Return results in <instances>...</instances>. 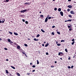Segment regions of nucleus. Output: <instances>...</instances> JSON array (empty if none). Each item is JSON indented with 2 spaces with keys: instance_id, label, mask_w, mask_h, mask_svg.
Returning a JSON list of instances; mask_svg holds the SVG:
<instances>
[{
  "instance_id": "1",
  "label": "nucleus",
  "mask_w": 76,
  "mask_h": 76,
  "mask_svg": "<svg viewBox=\"0 0 76 76\" xmlns=\"http://www.w3.org/2000/svg\"><path fill=\"white\" fill-rule=\"evenodd\" d=\"M27 11V10H21L20 11L21 13H24V12H26Z\"/></svg>"
},
{
  "instance_id": "2",
  "label": "nucleus",
  "mask_w": 76,
  "mask_h": 76,
  "mask_svg": "<svg viewBox=\"0 0 76 76\" xmlns=\"http://www.w3.org/2000/svg\"><path fill=\"white\" fill-rule=\"evenodd\" d=\"M62 54H63V53L62 52H59L58 53V56H63Z\"/></svg>"
},
{
  "instance_id": "3",
  "label": "nucleus",
  "mask_w": 76,
  "mask_h": 76,
  "mask_svg": "<svg viewBox=\"0 0 76 76\" xmlns=\"http://www.w3.org/2000/svg\"><path fill=\"white\" fill-rule=\"evenodd\" d=\"M70 13L71 14H72V15H75V12H74V11H71L70 12Z\"/></svg>"
},
{
  "instance_id": "4",
  "label": "nucleus",
  "mask_w": 76,
  "mask_h": 76,
  "mask_svg": "<svg viewBox=\"0 0 76 76\" xmlns=\"http://www.w3.org/2000/svg\"><path fill=\"white\" fill-rule=\"evenodd\" d=\"M60 14L62 16H63V12L62 11H61L60 12Z\"/></svg>"
},
{
  "instance_id": "5",
  "label": "nucleus",
  "mask_w": 76,
  "mask_h": 76,
  "mask_svg": "<svg viewBox=\"0 0 76 76\" xmlns=\"http://www.w3.org/2000/svg\"><path fill=\"white\" fill-rule=\"evenodd\" d=\"M4 20H2V22L1 21H0V23H4V21H5V20L3 19Z\"/></svg>"
},
{
  "instance_id": "6",
  "label": "nucleus",
  "mask_w": 76,
  "mask_h": 76,
  "mask_svg": "<svg viewBox=\"0 0 76 76\" xmlns=\"http://www.w3.org/2000/svg\"><path fill=\"white\" fill-rule=\"evenodd\" d=\"M67 7H69V8H70V9H71V8H72V6L70 5H68L67 6Z\"/></svg>"
},
{
  "instance_id": "7",
  "label": "nucleus",
  "mask_w": 76,
  "mask_h": 76,
  "mask_svg": "<svg viewBox=\"0 0 76 76\" xmlns=\"http://www.w3.org/2000/svg\"><path fill=\"white\" fill-rule=\"evenodd\" d=\"M17 49H18V50H20V46H17Z\"/></svg>"
},
{
  "instance_id": "8",
  "label": "nucleus",
  "mask_w": 76,
  "mask_h": 76,
  "mask_svg": "<svg viewBox=\"0 0 76 76\" xmlns=\"http://www.w3.org/2000/svg\"><path fill=\"white\" fill-rule=\"evenodd\" d=\"M10 44L11 45H13V42L11 41V42H10Z\"/></svg>"
},
{
  "instance_id": "9",
  "label": "nucleus",
  "mask_w": 76,
  "mask_h": 76,
  "mask_svg": "<svg viewBox=\"0 0 76 76\" xmlns=\"http://www.w3.org/2000/svg\"><path fill=\"white\" fill-rule=\"evenodd\" d=\"M24 4H26V5H29V4H30V3L29 2H26V3H25Z\"/></svg>"
},
{
  "instance_id": "10",
  "label": "nucleus",
  "mask_w": 76,
  "mask_h": 76,
  "mask_svg": "<svg viewBox=\"0 0 76 76\" xmlns=\"http://www.w3.org/2000/svg\"><path fill=\"white\" fill-rule=\"evenodd\" d=\"M48 21V17H46V18L45 20V22H47Z\"/></svg>"
},
{
  "instance_id": "11",
  "label": "nucleus",
  "mask_w": 76,
  "mask_h": 76,
  "mask_svg": "<svg viewBox=\"0 0 76 76\" xmlns=\"http://www.w3.org/2000/svg\"><path fill=\"white\" fill-rule=\"evenodd\" d=\"M14 35H18V34L16 32H14Z\"/></svg>"
},
{
  "instance_id": "12",
  "label": "nucleus",
  "mask_w": 76,
  "mask_h": 76,
  "mask_svg": "<svg viewBox=\"0 0 76 76\" xmlns=\"http://www.w3.org/2000/svg\"><path fill=\"white\" fill-rule=\"evenodd\" d=\"M40 17H41V19H43V17H44V16L43 15H41Z\"/></svg>"
},
{
  "instance_id": "13",
  "label": "nucleus",
  "mask_w": 76,
  "mask_h": 76,
  "mask_svg": "<svg viewBox=\"0 0 76 76\" xmlns=\"http://www.w3.org/2000/svg\"><path fill=\"white\" fill-rule=\"evenodd\" d=\"M58 12H60V11L61 10V8H59V9H58Z\"/></svg>"
},
{
  "instance_id": "14",
  "label": "nucleus",
  "mask_w": 76,
  "mask_h": 76,
  "mask_svg": "<svg viewBox=\"0 0 76 76\" xmlns=\"http://www.w3.org/2000/svg\"><path fill=\"white\" fill-rule=\"evenodd\" d=\"M49 45V43H47L46 45H45V47H48V45Z\"/></svg>"
},
{
  "instance_id": "15",
  "label": "nucleus",
  "mask_w": 76,
  "mask_h": 76,
  "mask_svg": "<svg viewBox=\"0 0 76 76\" xmlns=\"http://www.w3.org/2000/svg\"><path fill=\"white\" fill-rule=\"evenodd\" d=\"M34 41H38L39 39H37L36 38H34Z\"/></svg>"
},
{
  "instance_id": "16",
  "label": "nucleus",
  "mask_w": 76,
  "mask_h": 76,
  "mask_svg": "<svg viewBox=\"0 0 76 76\" xmlns=\"http://www.w3.org/2000/svg\"><path fill=\"white\" fill-rule=\"evenodd\" d=\"M11 67H12V68L13 69H15V67L13 66H11Z\"/></svg>"
},
{
  "instance_id": "17",
  "label": "nucleus",
  "mask_w": 76,
  "mask_h": 76,
  "mask_svg": "<svg viewBox=\"0 0 76 76\" xmlns=\"http://www.w3.org/2000/svg\"><path fill=\"white\" fill-rule=\"evenodd\" d=\"M6 72L7 74H8V73H9V72H8V71L7 70H6Z\"/></svg>"
},
{
  "instance_id": "18",
  "label": "nucleus",
  "mask_w": 76,
  "mask_h": 76,
  "mask_svg": "<svg viewBox=\"0 0 76 76\" xmlns=\"http://www.w3.org/2000/svg\"><path fill=\"white\" fill-rule=\"evenodd\" d=\"M41 31L42 32H45V31H44V30H43V29H41Z\"/></svg>"
},
{
  "instance_id": "19",
  "label": "nucleus",
  "mask_w": 76,
  "mask_h": 76,
  "mask_svg": "<svg viewBox=\"0 0 76 76\" xmlns=\"http://www.w3.org/2000/svg\"><path fill=\"white\" fill-rule=\"evenodd\" d=\"M9 34H10L11 35H12V32L9 31Z\"/></svg>"
},
{
  "instance_id": "20",
  "label": "nucleus",
  "mask_w": 76,
  "mask_h": 76,
  "mask_svg": "<svg viewBox=\"0 0 76 76\" xmlns=\"http://www.w3.org/2000/svg\"><path fill=\"white\" fill-rule=\"evenodd\" d=\"M68 16L69 18H72V15H69Z\"/></svg>"
},
{
  "instance_id": "21",
  "label": "nucleus",
  "mask_w": 76,
  "mask_h": 76,
  "mask_svg": "<svg viewBox=\"0 0 76 76\" xmlns=\"http://www.w3.org/2000/svg\"><path fill=\"white\" fill-rule=\"evenodd\" d=\"M57 45L58 46H60V45H61V44L59 43L57 44Z\"/></svg>"
},
{
  "instance_id": "22",
  "label": "nucleus",
  "mask_w": 76,
  "mask_h": 76,
  "mask_svg": "<svg viewBox=\"0 0 76 76\" xmlns=\"http://www.w3.org/2000/svg\"><path fill=\"white\" fill-rule=\"evenodd\" d=\"M67 22H71L72 21V20L70 19V20H67Z\"/></svg>"
},
{
  "instance_id": "23",
  "label": "nucleus",
  "mask_w": 76,
  "mask_h": 76,
  "mask_svg": "<svg viewBox=\"0 0 76 76\" xmlns=\"http://www.w3.org/2000/svg\"><path fill=\"white\" fill-rule=\"evenodd\" d=\"M37 64H39V61H38V60H37Z\"/></svg>"
},
{
  "instance_id": "24",
  "label": "nucleus",
  "mask_w": 76,
  "mask_h": 76,
  "mask_svg": "<svg viewBox=\"0 0 76 76\" xmlns=\"http://www.w3.org/2000/svg\"><path fill=\"white\" fill-rule=\"evenodd\" d=\"M8 42H11V41H10V39H8Z\"/></svg>"
},
{
  "instance_id": "25",
  "label": "nucleus",
  "mask_w": 76,
  "mask_h": 76,
  "mask_svg": "<svg viewBox=\"0 0 76 76\" xmlns=\"http://www.w3.org/2000/svg\"><path fill=\"white\" fill-rule=\"evenodd\" d=\"M39 36H40V35H39V34H38V35H37V37H39Z\"/></svg>"
},
{
  "instance_id": "26",
  "label": "nucleus",
  "mask_w": 76,
  "mask_h": 76,
  "mask_svg": "<svg viewBox=\"0 0 76 76\" xmlns=\"http://www.w3.org/2000/svg\"><path fill=\"white\" fill-rule=\"evenodd\" d=\"M57 34H58L60 35V33L58 31H57Z\"/></svg>"
},
{
  "instance_id": "27",
  "label": "nucleus",
  "mask_w": 76,
  "mask_h": 76,
  "mask_svg": "<svg viewBox=\"0 0 76 76\" xmlns=\"http://www.w3.org/2000/svg\"><path fill=\"white\" fill-rule=\"evenodd\" d=\"M57 10V8H55L54 9V10H55V11H56V10Z\"/></svg>"
},
{
  "instance_id": "28",
  "label": "nucleus",
  "mask_w": 76,
  "mask_h": 76,
  "mask_svg": "<svg viewBox=\"0 0 76 76\" xmlns=\"http://www.w3.org/2000/svg\"><path fill=\"white\" fill-rule=\"evenodd\" d=\"M65 51H66V53H67V49H65Z\"/></svg>"
},
{
  "instance_id": "29",
  "label": "nucleus",
  "mask_w": 76,
  "mask_h": 76,
  "mask_svg": "<svg viewBox=\"0 0 76 76\" xmlns=\"http://www.w3.org/2000/svg\"><path fill=\"white\" fill-rule=\"evenodd\" d=\"M51 34H52V35H54V33L52 32L51 33Z\"/></svg>"
},
{
  "instance_id": "30",
  "label": "nucleus",
  "mask_w": 76,
  "mask_h": 76,
  "mask_svg": "<svg viewBox=\"0 0 76 76\" xmlns=\"http://www.w3.org/2000/svg\"><path fill=\"white\" fill-rule=\"evenodd\" d=\"M74 43H75V41H74L72 42V45H73V44H74Z\"/></svg>"
},
{
  "instance_id": "31",
  "label": "nucleus",
  "mask_w": 76,
  "mask_h": 76,
  "mask_svg": "<svg viewBox=\"0 0 76 76\" xmlns=\"http://www.w3.org/2000/svg\"><path fill=\"white\" fill-rule=\"evenodd\" d=\"M17 75L18 76H20V74H19V73H17Z\"/></svg>"
},
{
  "instance_id": "32",
  "label": "nucleus",
  "mask_w": 76,
  "mask_h": 76,
  "mask_svg": "<svg viewBox=\"0 0 76 76\" xmlns=\"http://www.w3.org/2000/svg\"><path fill=\"white\" fill-rule=\"evenodd\" d=\"M64 41H65L64 40H62L61 41V42H64Z\"/></svg>"
},
{
  "instance_id": "33",
  "label": "nucleus",
  "mask_w": 76,
  "mask_h": 76,
  "mask_svg": "<svg viewBox=\"0 0 76 76\" xmlns=\"http://www.w3.org/2000/svg\"><path fill=\"white\" fill-rule=\"evenodd\" d=\"M24 46H25L26 47H28V45L26 44H25Z\"/></svg>"
},
{
  "instance_id": "34",
  "label": "nucleus",
  "mask_w": 76,
  "mask_h": 76,
  "mask_svg": "<svg viewBox=\"0 0 76 76\" xmlns=\"http://www.w3.org/2000/svg\"><path fill=\"white\" fill-rule=\"evenodd\" d=\"M25 23L26 24H28V22L27 21H26Z\"/></svg>"
},
{
  "instance_id": "35",
  "label": "nucleus",
  "mask_w": 76,
  "mask_h": 76,
  "mask_svg": "<svg viewBox=\"0 0 76 76\" xmlns=\"http://www.w3.org/2000/svg\"><path fill=\"white\" fill-rule=\"evenodd\" d=\"M51 19V17H49L48 18V19H49V20H50V19Z\"/></svg>"
},
{
  "instance_id": "36",
  "label": "nucleus",
  "mask_w": 76,
  "mask_h": 76,
  "mask_svg": "<svg viewBox=\"0 0 76 76\" xmlns=\"http://www.w3.org/2000/svg\"><path fill=\"white\" fill-rule=\"evenodd\" d=\"M55 28V26H52V28Z\"/></svg>"
},
{
  "instance_id": "37",
  "label": "nucleus",
  "mask_w": 76,
  "mask_h": 76,
  "mask_svg": "<svg viewBox=\"0 0 76 76\" xmlns=\"http://www.w3.org/2000/svg\"><path fill=\"white\" fill-rule=\"evenodd\" d=\"M35 67H36L35 65H33V66H32V67H33L34 68Z\"/></svg>"
},
{
  "instance_id": "38",
  "label": "nucleus",
  "mask_w": 76,
  "mask_h": 76,
  "mask_svg": "<svg viewBox=\"0 0 76 76\" xmlns=\"http://www.w3.org/2000/svg\"><path fill=\"white\" fill-rule=\"evenodd\" d=\"M68 27V28H71V26H69Z\"/></svg>"
},
{
  "instance_id": "39",
  "label": "nucleus",
  "mask_w": 76,
  "mask_h": 76,
  "mask_svg": "<svg viewBox=\"0 0 76 76\" xmlns=\"http://www.w3.org/2000/svg\"><path fill=\"white\" fill-rule=\"evenodd\" d=\"M54 67V66H53V65H51V67L52 68H53V67Z\"/></svg>"
},
{
  "instance_id": "40",
  "label": "nucleus",
  "mask_w": 76,
  "mask_h": 76,
  "mask_svg": "<svg viewBox=\"0 0 76 76\" xmlns=\"http://www.w3.org/2000/svg\"><path fill=\"white\" fill-rule=\"evenodd\" d=\"M22 21H23L24 22H25V20L23 19H22Z\"/></svg>"
},
{
  "instance_id": "41",
  "label": "nucleus",
  "mask_w": 76,
  "mask_h": 76,
  "mask_svg": "<svg viewBox=\"0 0 76 76\" xmlns=\"http://www.w3.org/2000/svg\"><path fill=\"white\" fill-rule=\"evenodd\" d=\"M4 49L5 50H7V49L6 48H4Z\"/></svg>"
},
{
  "instance_id": "42",
  "label": "nucleus",
  "mask_w": 76,
  "mask_h": 76,
  "mask_svg": "<svg viewBox=\"0 0 76 76\" xmlns=\"http://www.w3.org/2000/svg\"><path fill=\"white\" fill-rule=\"evenodd\" d=\"M68 69H71V67H70V66H68Z\"/></svg>"
},
{
  "instance_id": "43",
  "label": "nucleus",
  "mask_w": 76,
  "mask_h": 76,
  "mask_svg": "<svg viewBox=\"0 0 76 76\" xmlns=\"http://www.w3.org/2000/svg\"><path fill=\"white\" fill-rule=\"evenodd\" d=\"M75 41V39H73L72 40V41H73L74 42Z\"/></svg>"
},
{
  "instance_id": "44",
  "label": "nucleus",
  "mask_w": 76,
  "mask_h": 76,
  "mask_svg": "<svg viewBox=\"0 0 76 76\" xmlns=\"http://www.w3.org/2000/svg\"><path fill=\"white\" fill-rule=\"evenodd\" d=\"M46 55H48V52H47V53H46Z\"/></svg>"
},
{
  "instance_id": "45",
  "label": "nucleus",
  "mask_w": 76,
  "mask_h": 76,
  "mask_svg": "<svg viewBox=\"0 0 76 76\" xmlns=\"http://www.w3.org/2000/svg\"><path fill=\"white\" fill-rule=\"evenodd\" d=\"M67 11H68V12H69V11H70V9H68L67 10Z\"/></svg>"
},
{
  "instance_id": "46",
  "label": "nucleus",
  "mask_w": 76,
  "mask_h": 76,
  "mask_svg": "<svg viewBox=\"0 0 76 76\" xmlns=\"http://www.w3.org/2000/svg\"><path fill=\"white\" fill-rule=\"evenodd\" d=\"M35 70L34 69L32 71V72H35Z\"/></svg>"
},
{
  "instance_id": "47",
  "label": "nucleus",
  "mask_w": 76,
  "mask_h": 76,
  "mask_svg": "<svg viewBox=\"0 0 76 76\" xmlns=\"http://www.w3.org/2000/svg\"><path fill=\"white\" fill-rule=\"evenodd\" d=\"M69 31H72V29L71 28H69Z\"/></svg>"
},
{
  "instance_id": "48",
  "label": "nucleus",
  "mask_w": 76,
  "mask_h": 76,
  "mask_svg": "<svg viewBox=\"0 0 76 76\" xmlns=\"http://www.w3.org/2000/svg\"><path fill=\"white\" fill-rule=\"evenodd\" d=\"M22 53H23V54H25V53H24V52H22Z\"/></svg>"
},
{
  "instance_id": "49",
  "label": "nucleus",
  "mask_w": 76,
  "mask_h": 76,
  "mask_svg": "<svg viewBox=\"0 0 76 76\" xmlns=\"http://www.w3.org/2000/svg\"><path fill=\"white\" fill-rule=\"evenodd\" d=\"M7 2H8L9 0H6Z\"/></svg>"
},
{
  "instance_id": "50",
  "label": "nucleus",
  "mask_w": 76,
  "mask_h": 76,
  "mask_svg": "<svg viewBox=\"0 0 76 76\" xmlns=\"http://www.w3.org/2000/svg\"><path fill=\"white\" fill-rule=\"evenodd\" d=\"M70 57H69L68 58V60H70Z\"/></svg>"
},
{
  "instance_id": "51",
  "label": "nucleus",
  "mask_w": 76,
  "mask_h": 76,
  "mask_svg": "<svg viewBox=\"0 0 76 76\" xmlns=\"http://www.w3.org/2000/svg\"><path fill=\"white\" fill-rule=\"evenodd\" d=\"M73 66H71V68H72V69H73Z\"/></svg>"
},
{
  "instance_id": "52",
  "label": "nucleus",
  "mask_w": 76,
  "mask_h": 76,
  "mask_svg": "<svg viewBox=\"0 0 76 76\" xmlns=\"http://www.w3.org/2000/svg\"><path fill=\"white\" fill-rule=\"evenodd\" d=\"M6 61H9V59H7L6 60Z\"/></svg>"
},
{
  "instance_id": "53",
  "label": "nucleus",
  "mask_w": 76,
  "mask_h": 76,
  "mask_svg": "<svg viewBox=\"0 0 76 76\" xmlns=\"http://www.w3.org/2000/svg\"><path fill=\"white\" fill-rule=\"evenodd\" d=\"M42 46H43V47H44V44H42Z\"/></svg>"
},
{
  "instance_id": "54",
  "label": "nucleus",
  "mask_w": 76,
  "mask_h": 76,
  "mask_svg": "<svg viewBox=\"0 0 76 76\" xmlns=\"http://www.w3.org/2000/svg\"><path fill=\"white\" fill-rule=\"evenodd\" d=\"M28 40H31V39H29V38H28Z\"/></svg>"
},
{
  "instance_id": "55",
  "label": "nucleus",
  "mask_w": 76,
  "mask_h": 76,
  "mask_svg": "<svg viewBox=\"0 0 76 76\" xmlns=\"http://www.w3.org/2000/svg\"><path fill=\"white\" fill-rule=\"evenodd\" d=\"M27 75H30V73H27Z\"/></svg>"
},
{
  "instance_id": "56",
  "label": "nucleus",
  "mask_w": 76,
  "mask_h": 76,
  "mask_svg": "<svg viewBox=\"0 0 76 76\" xmlns=\"http://www.w3.org/2000/svg\"><path fill=\"white\" fill-rule=\"evenodd\" d=\"M58 42H57H57H56V44H57V43H58Z\"/></svg>"
},
{
  "instance_id": "57",
  "label": "nucleus",
  "mask_w": 76,
  "mask_h": 76,
  "mask_svg": "<svg viewBox=\"0 0 76 76\" xmlns=\"http://www.w3.org/2000/svg\"><path fill=\"white\" fill-rule=\"evenodd\" d=\"M24 54L25 55V56H26V57H27V56H26V53H25Z\"/></svg>"
},
{
  "instance_id": "58",
  "label": "nucleus",
  "mask_w": 76,
  "mask_h": 76,
  "mask_svg": "<svg viewBox=\"0 0 76 76\" xmlns=\"http://www.w3.org/2000/svg\"><path fill=\"white\" fill-rule=\"evenodd\" d=\"M2 39H1V38H0V41H1Z\"/></svg>"
},
{
  "instance_id": "59",
  "label": "nucleus",
  "mask_w": 76,
  "mask_h": 76,
  "mask_svg": "<svg viewBox=\"0 0 76 76\" xmlns=\"http://www.w3.org/2000/svg\"><path fill=\"white\" fill-rule=\"evenodd\" d=\"M72 0H68V1H70Z\"/></svg>"
},
{
  "instance_id": "60",
  "label": "nucleus",
  "mask_w": 76,
  "mask_h": 76,
  "mask_svg": "<svg viewBox=\"0 0 76 76\" xmlns=\"http://www.w3.org/2000/svg\"><path fill=\"white\" fill-rule=\"evenodd\" d=\"M31 64H32V63H30V65H31Z\"/></svg>"
},
{
  "instance_id": "61",
  "label": "nucleus",
  "mask_w": 76,
  "mask_h": 76,
  "mask_svg": "<svg viewBox=\"0 0 76 76\" xmlns=\"http://www.w3.org/2000/svg\"><path fill=\"white\" fill-rule=\"evenodd\" d=\"M60 59L61 60H63V58H60Z\"/></svg>"
},
{
  "instance_id": "62",
  "label": "nucleus",
  "mask_w": 76,
  "mask_h": 76,
  "mask_svg": "<svg viewBox=\"0 0 76 76\" xmlns=\"http://www.w3.org/2000/svg\"><path fill=\"white\" fill-rule=\"evenodd\" d=\"M12 75H11V74H10V76H11Z\"/></svg>"
},
{
  "instance_id": "63",
  "label": "nucleus",
  "mask_w": 76,
  "mask_h": 76,
  "mask_svg": "<svg viewBox=\"0 0 76 76\" xmlns=\"http://www.w3.org/2000/svg\"><path fill=\"white\" fill-rule=\"evenodd\" d=\"M65 22H67V20H65Z\"/></svg>"
},
{
  "instance_id": "64",
  "label": "nucleus",
  "mask_w": 76,
  "mask_h": 76,
  "mask_svg": "<svg viewBox=\"0 0 76 76\" xmlns=\"http://www.w3.org/2000/svg\"><path fill=\"white\" fill-rule=\"evenodd\" d=\"M55 63H57V62H56V61H55Z\"/></svg>"
}]
</instances>
